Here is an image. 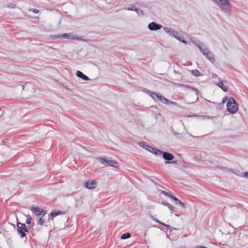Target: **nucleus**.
<instances>
[{
	"instance_id": "ddd939ff",
	"label": "nucleus",
	"mask_w": 248,
	"mask_h": 248,
	"mask_svg": "<svg viewBox=\"0 0 248 248\" xmlns=\"http://www.w3.org/2000/svg\"><path fill=\"white\" fill-rule=\"evenodd\" d=\"M64 214V212H62L61 211H52L50 213V219L53 220L54 217H56L57 216Z\"/></svg>"
},
{
	"instance_id": "aec40b11",
	"label": "nucleus",
	"mask_w": 248,
	"mask_h": 248,
	"mask_svg": "<svg viewBox=\"0 0 248 248\" xmlns=\"http://www.w3.org/2000/svg\"><path fill=\"white\" fill-rule=\"evenodd\" d=\"M139 145L140 146L143 147L144 148H145V149H146L148 151H150V149L149 147H152L151 146H150L149 145H146V143L145 142H143V141L139 142Z\"/></svg>"
},
{
	"instance_id": "a211bd4d",
	"label": "nucleus",
	"mask_w": 248,
	"mask_h": 248,
	"mask_svg": "<svg viewBox=\"0 0 248 248\" xmlns=\"http://www.w3.org/2000/svg\"><path fill=\"white\" fill-rule=\"evenodd\" d=\"M161 204L164 206H167L168 208L170 209V211H171V213H172L174 209V207L172 206V205L170 204L167 202H164L161 203Z\"/></svg>"
},
{
	"instance_id": "e433bc0d",
	"label": "nucleus",
	"mask_w": 248,
	"mask_h": 248,
	"mask_svg": "<svg viewBox=\"0 0 248 248\" xmlns=\"http://www.w3.org/2000/svg\"><path fill=\"white\" fill-rule=\"evenodd\" d=\"M179 205H180L183 208H186V204L185 203L182 202L181 201V202L178 204Z\"/></svg>"
},
{
	"instance_id": "423d86ee",
	"label": "nucleus",
	"mask_w": 248,
	"mask_h": 248,
	"mask_svg": "<svg viewBox=\"0 0 248 248\" xmlns=\"http://www.w3.org/2000/svg\"><path fill=\"white\" fill-rule=\"evenodd\" d=\"M238 211L239 210L235 207H225L223 209L224 213H228L231 216L233 215V216H235Z\"/></svg>"
},
{
	"instance_id": "393cba45",
	"label": "nucleus",
	"mask_w": 248,
	"mask_h": 248,
	"mask_svg": "<svg viewBox=\"0 0 248 248\" xmlns=\"http://www.w3.org/2000/svg\"><path fill=\"white\" fill-rule=\"evenodd\" d=\"M134 11L136 12L139 16H142L144 15L143 11L137 8H135Z\"/></svg>"
},
{
	"instance_id": "9b49d317",
	"label": "nucleus",
	"mask_w": 248,
	"mask_h": 248,
	"mask_svg": "<svg viewBox=\"0 0 248 248\" xmlns=\"http://www.w3.org/2000/svg\"><path fill=\"white\" fill-rule=\"evenodd\" d=\"M163 29H164V31L165 32H166L167 33H168L170 35H172L174 37H176V35L178 34L177 32L175 31H174L171 28H169V27H164L163 28Z\"/></svg>"
},
{
	"instance_id": "72a5a7b5",
	"label": "nucleus",
	"mask_w": 248,
	"mask_h": 248,
	"mask_svg": "<svg viewBox=\"0 0 248 248\" xmlns=\"http://www.w3.org/2000/svg\"><path fill=\"white\" fill-rule=\"evenodd\" d=\"M30 11H32L33 13L38 14L39 13V10L36 9L32 8L29 10Z\"/></svg>"
},
{
	"instance_id": "f3484780",
	"label": "nucleus",
	"mask_w": 248,
	"mask_h": 248,
	"mask_svg": "<svg viewBox=\"0 0 248 248\" xmlns=\"http://www.w3.org/2000/svg\"><path fill=\"white\" fill-rule=\"evenodd\" d=\"M25 88H29L31 89V92L32 93L34 92V88L33 87V86L30 83H26L25 85H23L22 86V89L24 91L25 90Z\"/></svg>"
},
{
	"instance_id": "20e7f679",
	"label": "nucleus",
	"mask_w": 248,
	"mask_h": 248,
	"mask_svg": "<svg viewBox=\"0 0 248 248\" xmlns=\"http://www.w3.org/2000/svg\"><path fill=\"white\" fill-rule=\"evenodd\" d=\"M24 223H21L20 222L17 223V232L21 238H24L26 237V233L24 232Z\"/></svg>"
},
{
	"instance_id": "58836bf2",
	"label": "nucleus",
	"mask_w": 248,
	"mask_h": 248,
	"mask_svg": "<svg viewBox=\"0 0 248 248\" xmlns=\"http://www.w3.org/2000/svg\"><path fill=\"white\" fill-rule=\"evenodd\" d=\"M242 176L245 178H248V171L244 172Z\"/></svg>"
},
{
	"instance_id": "7c9ffc66",
	"label": "nucleus",
	"mask_w": 248,
	"mask_h": 248,
	"mask_svg": "<svg viewBox=\"0 0 248 248\" xmlns=\"http://www.w3.org/2000/svg\"><path fill=\"white\" fill-rule=\"evenodd\" d=\"M165 164H177L178 163L177 160H171L170 161H165Z\"/></svg>"
},
{
	"instance_id": "4468645a",
	"label": "nucleus",
	"mask_w": 248,
	"mask_h": 248,
	"mask_svg": "<svg viewBox=\"0 0 248 248\" xmlns=\"http://www.w3.org/2000/svg\"><path fill=\"white\" fill-rule=\"evenodd\" d=\"M76 75L79 78H81L84 80H90V78L86 75H85L82 72L80 71H77Z\"/></svg>"
},
{
	"instance_id": "7ed1b4c3",
	"label": "nucleus",
	"mask_w": 248,
	"mask_h": 248,
	"mask_svg": "<svg viewBox=\"0 0 248 248\" xmlns=\"http://www.w3.org/2000/svg\"><path fill=\"white\" fill-rule=\"evenodd\" d=\"M54 38H64V39H73V40H78V37H76L72 35L71 33H64L63 34L55 35L53 37Z\"/></svg>"
},
{
	"instance_id": "473e14b6",
	"label": "nucleus",
	"mask_w": 248,
	"mask_h": 248,
	"mask_svg": "<svg viewBox=\"0 0 248 248\" xmlns=\"http://www.w3.org/2000/svg\"><path fill=\"white\" fill-rule=\"evenodd\" d=\"M31 217L29 216L26 219V223L27 224H30L31 223Z\"/></svg>"
},
{
	"instance_id": "a878e982",
	"label": "nucleus",
	"mask_w": 248,
	"mask_h": 248,
	"mask_svg": "<svg viewBox=\"0 0 248 248\" xmlns=\"http://www.w3.org/2000/svg\"><path fill=\"white\" fill-rule=\"evenodd\" d=\"M161 193L167 196H168L169 197H170V199L172 198V197H173V195L169 193L168 192H167V191H164V190H162L161 191Z\"/></svg>"
},
{
	"instance_id": "c85d7f7f",
	"label": "nucleus",
	"mask_w": 248,
	"mask_h": 248,
	"mask_svg": "<svg viewBox=\"0 0 248 248\" xmlns=\"http://www.w3.org/2000/svg\"><path fill=\"white\" fill-rule=\"evenodd\" d=\"M171 199L173 200L175 202V204L176 205H178V204L181 202V201H180L178 198L175 197L174 195L172 197Z\"/></svg>"
},
{
	"instance_id": "2f4dec72",
	"label": "nucleus",
	"mask_w": 248,
	"mask_h": 248,
	"mask_svg": "<svg viewBox=\"0 0 248 248\" xmlns=\"http://www.w3.org/2000/svg\"><path fill=\"white\" fill-rule=\"evenodd\" d=\"M7 7L13 9L16 7V4L13 3H9L7 4Z\"/></svg>"
},
{
	"instance_id": "9d476101",
	"label": "nucleus",
	"mask_w": 248,
	"mask_h": 248,
	"mask_svg": "<svg viewBox=\"0 0 248 248\" xmlns=\"http://www.w3.org/2000/svg\"><path fill=\"white\" fill-rule=\"evenodd\" d=\"M97 183L95 181L88 180L86 183V188L92 189L96 187Z\"/></svg>"
},
{
	"instance_id": "f257e3e1",
	"label": "nucleus",
	"mask_w": 248,
	"mask_h": 248,
	"mask_svg": "<svg viewBox=\"0 0 248 248\" xmlns=\"http://www.w3.org/2000/svg\"><path fill=\"white\" fill-rule=\"evenodd\" d=\"M238 109V105L233 97L228 99L227 103V110L231 114L235 113Z\"/></svg>"
},
{
	"instance_id": "a19ab883",
	"label": "nucleus",
	"mask_w": 248,
	"mask_h": 248,
	"mask_svg": "<svg viewBox=\"0 0 248 248\" xmlns=\"http://www.w3.org/2000/svg\"><path fill=\"white\" fill-rule=\"evenodd\" d=\"M134 8H135L132 7L125 8V9H126L128 11H134Z\"/></svg>"
},
{
	"instance_id": "cd10ccee",
	"label": "nucleus",
	"mask_w": 248,
	"mask_h": 248,
	"mask_svg": "<svg viewBox=\"0 0 248 248\" xmlns=\"http://www.w3.org/2000/svg\"><path fill=\"white\" fill-rule=\"evenodd\" d=\"M155 155H162V154L163 153V151H162L161 150L158 149L156 148V149H155Z\"/></svg>"
},
{
	"instance_id": "a18cd8bd",
	"label": "nucleus",
	"mask_w": 248,
	"mask_h": 248,
	"mask_svg": "<svg viewBox=\"0 0 248 248\" xmlns=\"http://www.w3.org/2000/svg\"><path fill=\"white\" fill-rule=\"evenodd\" d=\"M150 181L153 182V183H155V182H154V181L153 179H150Z\"/></svg>"
},
{
	"instance_id": "de8ad7c7",
	"label": "nucleus",
	"mask_w": 248,
	"mask_h": 248,
	"mask_svg": "<svg viewBox=\"0 0 248 248\" xmlns=\"http://www.w3.org/2000/svg\"><path fill=\"white\" fill-rule=\"evenodd\" d=\"M175 216L177 217L178 216V214H176Z\"/></svg>"
},
{
	"instance_id": "0eeeda50",
	"label": "nucleus",
	"mask_w": 248,
	"mask_h": 248,
	"mask_svg": "<svg viewBox=\"0 0 248 248\" xmlns=\"http://www.w3.org/2000/svg\"><path fill=\"white\" fill-rule=\"evenodd\" d=\"M195 45L199 48L200 51L202 53L203 55H205L206 53L209 51L208 48L204 44L201 42L195 43Z\"/></svg>"
},
{
	"instance_id": "5701e85b",
	"label": "nucleus",
	"mask_w": 248,
	"mask_h": 248,
	"mask_svg": "<svg viewBox=\"0 0 248 248\" xmlns=\"http://www.w3.org/2000/svg\"><path fill=\"white\" fill-rule=\"evenodd\" d=\"M150 95L151 97L155 100H156V99L158 98V97L159 96V94H157L154 92H150Z\"/></svg>"
},
{
	"instance_id": "c756f323",
	"label": "nucleus",
	"mask_w": 248,
	"mask_h": 248,
	"mask_svg": "<svg viewBox=\"0 0 248 248\" xmlns=\"http://www.w3.org/2000/svg\"><path fill=\"white\" fill-rule=\"evenodd\" d=\"M43 217L40 218L38 221H37V224L40 225H43L44 223L45 222V220L43 218Z\"/></svg>"
},
{
	"instance_id": "6ab92c4d",
	"label": "nucleus",
	"mask_w": 248,
	"mask_h": 248,
	"mask_svg": "<svg viewBox=\"0 0 248 248\" xmlns=\"http://www.w3.org/2000/svg\"><path fill=\"white\" fill-rule=\"evenodd\" d=\"M157 99L159 100L160 101L162 102L164 104H168L169 102V100L165 98L164 96H162L160 94H159V96L158 97Z\"/></svg>"
},
{
	"instance_id": "b1692460",
	"label": "nucleus",
	"mask_w": 248,
	"mask_h": 248,
	"mask_svg": "<svg viewBox=\"0 0 248 248\" xmlns=\"http://www.w3.org/2000/svg\"><path fill=\"white\" fill-rule=\"evenodd\" d=\"M130 236H131L130 233L129 232H126V233H124V234H123L121 235V238L122 239H126L129 238V237H130Z\"/></svg>"
},
{
	"instance_id": "4c0bfd02",
	"label": "nucleus",
	"mask_w": 248,
	"mask_h": 248,
	"mask_svg": "<svg viewBox=\"0 0 248 248\" xmlns=\"http://www.w3.org/2000/svg\"><path fill=\"white\" fill-rule=\"evenodd\" d=\"M24 232L25 233V232H29V229L27 228L26 224H24Z\"/></svg>"
},
{
	"instance_id": "79ce46f5",
	"label": "nucleus",
	"mask_w": 248,
	"mask_h": 248,
	"mask_svg": "<svg viewBox=\"0 0 248 248\" xmlns=\"http://www.w3.org/2000/svg\"><path fill=\"white\" fill-rule=\"evenodd\" d=\"M155 185H156V187H163L162 186H161V185H159V184H157V183H155Z\"/></svg>"
},
{
	"instance_id": "f8f14e48",
	"label": "nucleus",
	"mask_w": 248,
	"mask_h": 248,
	"mask_svg": "<svg viewBox=\"0 0 248 248\" xmlns=\"http://www.w3.org/2000/svg\"><path fill=\"white\" fill-rule=\"evenodd\" d=\"M204 56L208 59L212 63L214 64L215 62V58L214 57V54L210 52V51L205 54V55H204Z\"/></svg>"
},
{
	"instance_id": "6e6552de",
	"label": "nucleus",
	"mask_w": 248,
	"mask_h": 248,
	"mask_svg": "<svg viewBox=\"0 0 248 248\" xmlns=\"http://www.w3.org/2000/svg\"><path fill=\"white\" fill-rule=\"evenodd\" d=\"M148 27L150 31H154L161 29L162 26L156 22H152L149 24Z\"/></svg>"
},
{
	"instance_id": "2eb2a0df",
	"label": "nucleus",
	"mask_w": 248,
	"mask_h": 248,
	"mask_svg": "<svg viewBox=\"0 0 248 248\" xmlns=\"http://www.w3.org/2000/svg\"><path fill=\"white\" fill-rule=\"evenodd\" d=\"M179 85L180 86H182V87H185L186 88H189L190 89H191L192 91H194L196 93V94L198 95L199 93H200V92L196 88H194V87H191L190 86H188V85H184V84H180Z\"/></svg>"
},
{
	"instance_id": "c9c22d12",
	"label": "nucleus",
	"mask_w": 248,
	"mask_h": 248,
	"mask_svg": "<svg viewBox=\"0 0 248 248\" xmlns=\"http://www.w3.org/2000/svg\"><path fill=\"white\" fill-rule=\"evenodd\" d=\"M149 148L150 149V151H149V152L155 154V149H156V148H153V147H149Z\"/></svg>"
},
{
	"instance_id": "4be33fe9",
	"label": "nucleus",
	"mask_w": 248,
	"mask_h": 248,
	"mask_svg": "<svg viewBox=\"0 0 248 248\" xmlns=\"http://www.w3.org/2000/svg\"><path fill=\"white\" fill-rule=\"evenodd\" d=\"M191 74L192 76H195V77H199L201 76L200 72L197 69L192 70Z\"/></svg>"
},
{
	"instance_id": "dca6fc26",
	"label": "nucleus",
	"mask_w": 248,
	"mask_h": 248,
	"mask_svg": "<svg viewBox=\"0 0 248 248\" xmlns=\"http://www.w3.org/2000/svg\"><path fill=\"white\" fill-rule=\"evenodd\" d=\"M217 85L219 86L222 90L225 92L228 90V87L224 85V81L220 80L218 83H217Z\"/></svg>"
},
{
	"instance_id": "37998d69",
	"label": "nucleus",
	"mask_w": 248,
	"mask_h": 248,
	"mask_svg": "<svg viewBox=\"0 0 248 248\" xmlns=\"http://www.w3.org/2000/svg\"><path fill=\"white\" fill-rule=\"evenodd\" d=\"M151 217L152 218V219L154 221V219H156V218H155L154 217H153V216L151 215Z\"/></svg>"
},
{
	"instance_id": "ea45409f",
	"label": "nucleus",
	"mask_w": 248,
	"mask_h": 248,
	"mask_svg": "<svg viewBox=\"0 0 248 248\" xmlns=\"http://www.w3.org/2000/svg\"><path fill=\"white\" fill-rule=\"evenodd\" d=\"M168 104H172V105H175V106H176L177 105L176 102L170 101L169 100V102H168Z\"/></svg>"
},
{
	"instance_id": "49530a36",
	"label": "nucleus",
	"mask_w": 248,
	"mask_h": 248,
	"mask_svg": "<svg viewBox=\"0 0 248 248\" xmlns=\"http://www.w3.org/2000/svg\"><path fill=\"white\" fill-rule=\"evenodd\" d=\"M191 116H192V117H196V116H197V115H192Z\"/></svg>"
},
{
	"instance_id": "39448f33",
	"label": "nucleus",
	"mask_w": 248,
	"mask_h": 248,
	"mask_svg": "<svg viewBox=\"0 0 248 248\" xmlns=\"http://www.w3.org/2000/svg\"><path fill=\"white\" fill-rule=\"evenodd\" d=\"M31 210L37 216H39L43 214V217H44L45 215L46 214V211L38 207H32Z\"/></svg>"
},
{
	"instance_id": "f03ea898",
	"label": "nucleus",
	"mask_w": 248,
	"mask_h": 248,
	"mask_svg": "<svg viewBox=\"0 0 248 248\" xmlns=\"http://www.w3.org/2000/svg\"><path fill=\"white\" fill-rule=\"evenodd\" d=\"M98 160L104 166H110L115 168L118 167V163L115 161L112 160H107L106 158H104L101 157H98Z\"/></svg>"
},
{
	"instance_id": "bb28decb",
	"label": "nucleus",
	"mask_w": 248,
	"mask_h": 248,
	"mask_svg": "<svg viewBox=\"0 0 248 248\" xmlns=\"http://www.w3.org/2000/svg\"><path fill=\"white\" fill-rule=\"evenodd\" d=\"M175 38L185 44H187V42L186 40H184L181 37L178 36L177 35H176V37H175Z\"/></svg>"
},
{
	"instance_id": "f704fd0d",
	"label": "nucleus",
	"mask_w": 248,
	"mask_h": 248,
	"mask_svg": "<svg viewBox=\"0 0 248 248\" xmlns=\"http://www.w3.org/2000/svg\"><path fill=\"white\" fill-rule=\"evenodd\" d=\"M228 100V97L226 96H225L223 98L222 100V102L219 104V105L224 104L227 100Z\"/></svg>"
},
{
	"instance_id": "c03bdc74",
	"label": "nucleus",
	"mask_w": 248,
	"mask_h": 248,
	"mask_svg": "<svg viewBox=\"0 0 248 248\" xmlns=\"http://www.w3.org/2000/svg\"><path fill=\"white\" fill-rule=\"evenodd\" d=\"M80 146H81L82 148H83L84 149H86V148L85 147H84L83 146H82L81 145H80Z\"/></svg>"
},
{
	"instance_id": "1a4fd4ad",
	"label": "nucleus",
	"mask_w": 248,
	"mask_h": 248,
	"mask_svg": "<svg viewBox=\"0 0 248 248\" xmlns=\"http://www.w3.org/2000/svg\"><path fill=\"white\" fill-rule=\"evenodd\" d=\"M162 157L166 160V161H170L174 158V155L172 154L167 152H163Z\"/></svg>"
},
{
	"instance_id": "412c9836",
	"label": "nucleus",
	"mask_w": 248,
	"mask_h": 248,
	"mask_svg": "<svg viewBox=\"0 0 248 248\" xmlns=\"http://www.w3.org/2000/svg\"><path fill=\"white\" fill-rule=\"evenodd\" d=\"M154 221H155V222H156L158 223H159L160 224H161V225H163V226H165V227H167L169 229H170V232H171V231H172V230H171V229H172V228H171V226H170V225H167V224H165V223H163V222H162L160 221H159L158 219H154Z\"/></svg>"
}]
</instances>
